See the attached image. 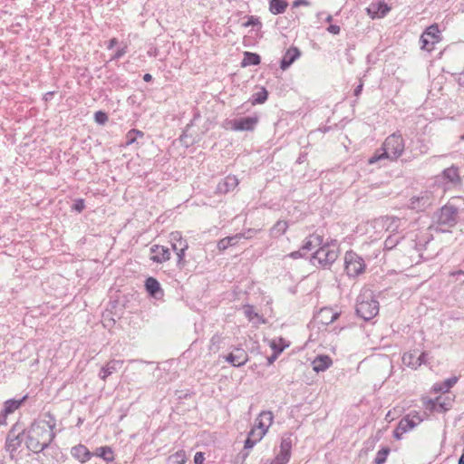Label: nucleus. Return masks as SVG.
I'll return each mask as SVG.
<instances>
[{
    "label": "nucleus",
    "instance_id": "f257e3e1",
    "mask_svg": "<svg viewBox=\"0 0 464 464\" xmlns=\"http://www.w3.org/2000/svg\"><path fill=\"white\" fill-rule=\"evenodd\" d=\"M54 422L44 420H34L30 427L25 430V444L29 450L34 453H40L46 449L55 437L53 429Z\"/></svg>",
    "mask_w": 464,
    "mask_h": 464
},
{
    "label": "nucleus",
    "instance_id": "f03ea898",
    "mask_svg": "<svg viewBox=\"0 0 464 464\" xmlns=\"http://www.w3.org/2000/svg\"><path fill=\"white\" fill-rule=\"evenodd\" d=\"M404 149L405 144L401 134L394 132L385 139L382 147L368 160V163L372 165L382 160L394 161L402 155Z\"/></svg>",
    "mask_w": 464,
    "mask_h": 464
},
{
    "label": "nucleus",
    "instance_id": "7ed1b4c3",
    "mask_svg": "<svg viewBox=\"0 0 464 464\" xmlns=\"http://www.w3.org/2000/svg\"><path fill=\"white\" fill-rule=\"evenodd\" d=\"M356 313L365 321H369L378 314L379 303L372 291L364 290L358 295Z\"/></svg>",
    "mask_w": 464,
    "mask_h": 464
},
{
    "label": "nucleus",
    "instance_id": "20e7f679",
    "mask_svg": "<svg viewBox=\"0 0 464 464\" xmlns=\"http://www.w3.org/2000/svg\"><path fill=\"white\" fill-rule=\"evenodd\" d=\"M338 257V246L336 240H326L324 243L314 253L312 259L313 263L317 262L322 266H331Z\"/></svg>",
    "mask_w": 464,
    "mask_h": 464
},
{
    "label": "nucleus",
    "instance_id": "39448f33",
    "mask_svg": "<svg viewBox=\"0 0 464 464\" xmlns=\"http://www.w3.org/2000/svg\"><path fill=\"white\" fill-rule=\"evenodd\" d=\"M362 257L353 251H348L344 256V269L348 276L356 277L365 270Z\"/></svg>",
    "mask_w": 464,
    "mask_h": 464
},
{
    "label": "nucleus",
    "instance_id": "423d86ee",
    "mask_svg": "<svg viewBox=\"0 0 464 464\" xmlns=\"http://www.w3.org/2000/svg\"><path fill=\"white\" fill-rule=\"evenodd\" d=\"M25 432V429L18 422L15 423L9 430L6 436L5 449L9 452H14L23 442V435Z\"/></svg>",
    "mask_w": 464,
    "mask_h": 464
},
{
    "label": "nucleus",
    "instance_id": "0eeeda50",
    "mask_svg": "<svg viewBox=\"0 0 464 464\" xmlns=\"http://www.w3.org/2000/svg\"><path fill=\"white\" fill-rule=\"evenodd\" d=\"M440 30L437 24L429 26L426 31L420 36V42L422 43V49L430 51L434 44L440 41Z\"/></svg>",
    "mask_w": 464,
    "mask_h": 464
},
{
    "label": "nucleus",
    "instance_id": "6e6552de",
    "mask_svg": "<svg viewBox=\"0 0 464 464\" xmlns=\"http://www.w3.org/2000/svg\"><path fill=\"white\" fill-rule=\"evenodd\" d=\"M434 198L429 191L421 192L420 196L413 197L410 200V208L416 211H423L432 205Z\"/></svg>",
    "mask_w": 464,
    "mask_h": 464
},
{
    "label": "nucleus",
    "instance_id": "1a4fd4ad",
    "mask_svg": "<svg viewBox=\"0 0 464 464\" xmlns=\"http://www.w3.org/2000/svg\"><path fill=\"white\" fill-rule=\"evenodd\" d=\"M258 122L257 116H249L240 119H236L231 121V128L234 130H253Z\"/></svg>",
    "mask_w": 464,
    "mask_h": 464
},
{
    "label": "nucleus",
    "instance_id": "9d476101",
    "mask_svg": "<svg viewBox=\"0 0 464 464\" xmlns=\"http://www.w3.org/2000/svg\"><path fill=\"white\" fill-rule=\"evenodd\" d=\"M458 210L454 206H444L440 208L438 222L441 225L452 226L456 223Z\"/></svg>",
    "mask_w": 464,
    "mask_h": 464
},
{
    "label": "nucleus",
    "instance_id": "9b49d317",
    "mask_svg": "<svg viewBox=\"0 0 464 464\" xmlns=\"http://www.w3.org/2000/svg\"><path fill=\"white\" fill-rule=\"evenodd\" d=\"M226 361L235 367H240L247 362L248 354L242 348H235L232 353L226 356Z\"/></svg>",
    "mask_w": 464,
    "mask_h": 464
},
{
    "label": "nucleus",
    "instance_id": "f8f14e48",
    "mask_svg": "<svg viewBox=\"0 0 464 464\" xmlns=\"http://www.w3.org/2000/svg\"><path fill=\"white\" fill-rule=\"evenodd\" d=\"M390 10H391V8L388 6V5L384 1L372 3L366 8L367 14L372 19L384 17L389 13Z\"/></svg>",
    "mask_w": 464,
    "mask_h": 464
},
{
    "label": "nucleus",
    "instance_id": "ddd939ff",
    "mask_svg": "<svg viewBox=\"0 0 464 464\" xmlns=\"http://www.w3.org/2000/svg\"><path fill=\"white\" fill-rule=\"evenodd\" d=\"M150 259L156 263H163L170 258V251L164 246L153 245L150 247Z\"/></svg>",
    "mask_w": 464,
    "mask_h": 464
},
{
    "label": "nucleus",
    "instance_id": "4468645a",
    "mask_svg": "<svg viewBox=\"0 0 464 464\" xmlns=\"http://www.w3.org/2000/svg\"><path fill=\"white\" fill-rule=\"evenodd\" d=\"M339 315L340 314L336 311H334L332 308L324 307L320 310L315 317V321L318 324L328 325L334 323L339 317Z\"/></svg>",
    "mask_w": 464,
    "mask_h": 464
},
{
    "label": "nucleus",
    "instance_id": "2eb2a0df",
    "mask_svg": "<svg viewBox=\"0 0 464 464\" xmlns=\"http://www.w3.org/2000/svg\"><path fill=\"white\" fill-rule=\"evenodd\" d=\"M123 364L122 360H111L104 366L102 367L99 377L102 381H106V379L111 375L113 372H118Z\"/></svg>",
    "mask_w": 464,
    "mask_h": 464
},
{
    "label": "nucleus",
    "instance_id": "dca6fc26",
    "mask_svg": "<svg viewBox=\"0 0 464 464\" xmlns=\"http://www.w3.org/2000/svg\"><path fill=\"white\" fill-rule=\"evenodd\" d=\"M238 179L234 175H228L222 179L217 186V191L221 194H227L233 191L238 186Z\"/></svg>",
    "mask_w": 464,
    "mask_h": 464
},
{
    "label": "nucleus",
    "instance_id": "f3484780",
    "mask_svg": "<svg viewBox=\"0 0 464 464\" xmlns=\"http://www.w3.org/2000/svg\"><path fill=\"white\" fill-rule=\"evenodd\" d=\"M324 243V237L316 233L308 236L301 247L302 250L310 252L315 247H320Z\"/></svg>",
    "mask_w": 464,
    "mask_h": 464
},
{
    "label": "nucleus",
    "instance_id": "a211bd4d",
    "mask_svg": "<svg viewBox=\"0 0 464 464\" xmlns=\"http://www.w3.org/2000/svg\"><path fill=\"white\" fill-rule=\"evenodd\" d=\"M71 454L73 458L78 459L81 463L87 462L93 455L86 446L78 444L72 448Z\"/></svg>",
    "mask_w": 464,
    "mask_h": 464
},
{
    "label": "nucleus",
    "instance_id": "6ab92c4d",
    "mask_svg": "<svg viewBox=\"0 0 464 464\" xmlns=\"http://www.w3.org/2000/svg\"><path fill=\"white\" fill-rule=\"evenodd\" d=\"M300 51L296 47H291L289 48L286 53H285L280 67L282 70L287 69L299 56H300Z\"/></svg>",
    "mask_w": 464,
    "mask_h": 464
},
{
    "label": "nucleus",
    "instance_id": "aec40b11",
    "mask_svg": "<svg viewBox=\"0 0 464 464\" xmlns=\"http://www.w3.org/2000/svg\"><path fill=\"white\" fill-rule=\"evenodd\" d=\"M273 420H274V415H273L272 411H264L260 412V414L258 415V417L256 420V426H257L259 429H262L266 432H267L269 427L273 423Z\"/></svg>",
    "mask_w": 464,
    "mask_h": 464
},
{
    "label": "nucleus",
    "instance_id": "412c9836",
    "mask_svg": "<svg viewBox=\"0 0 464 464\" xmlns=\"http://www.w3.org/2000/svg\"><path fill=\"white\" fill-rule=\"evenodd\" d=\"M332 359L328 355H318L312 362L313 370L316 372H324L332 365Z\"/></svg>",
    "mask_w": 464,
    "mask_h": 464
},
{
    "label": "nucleus",
    "instance_id": "4be33fe9",
    "mask_svg": "<svg viewBox=\"0 0 464 464\" xmlns=\"http://www.w3.org/2000/svg\"><path fill=\"white\" fill-rule=\"evenodd\" d=\"M383 227H385L386 231L392 234L400 233V227L401 226V219L397 217H385L383 219Z\"/></svg>",
    "mask_w": 464,
    "mask_h": 464
},
{
    "label": "nucleus",
    "instance_id": "5701e85b",
    "mask_svg": "<svg viewBox=\"0 0 464 464\" xmlns=\"http://www.w3.org/2000/svg\"><path fill=\"white\" fill-rule=\"evenodd\" d=\"M145 287L147 292L153 297H157L158 295L162 292L159 281L154 277H149L146 279Z\"/></svg>",
    "mask_w": 464,
    "mask_h": 464
},
{
    "label": "nucleus",
    "instance_id": "b1692460",
    "mask_svg": "<svg viewBox=\"0 0 464 464\" xmlns=\"http://www.w3.org/2000/svg\"><path fill=\"white\" fill-rule=\"evenodd\" d=\"M27 396H24L21 400H8L4 404V413L5 417L8 414L13 413L15 410H17L23 402L26 400Z\"/></svg>",
    "mask_w": 464,
    "mask_h": 464
},
{
    "label": "nucleus",
    "instance_id": "393cba45",
    "mask_svg": "<svg viewBox=\"0 0 464 464\" xmlns=\"http://www.w3.org/2000/svg\"><path fill=\"white\" fill-rule=\"evenodd\" d=\"M401 360L404 365L411 367V369H417L420 366L415 351L404 353Z\"/></svg>",
    "mask_w": 464,
    "mask_h": 464
},
{
    "label": "nucleus",
    "instance_id": "a878e982",
    "mask_svg": "<svg viewBox=\"0 0 464 464\" xmlns=\"http://www.w3.org/2000/svg\"><path fill=\"white\" fill-rule=\"evenodd\" d=\"M287 2L285 0H270L269 2V11L273 14H283L287 8Z\"/></svg>",
    "mask_w": 464,
    "mask_h": 464
},
{
    "label": "nucleus",
    "instance_id": "bb28decb",
    "mask_svg": "<svg viewBox=\"0 0 464 464\" xmlns=\"http://www.w3.org/2000/svg\"><path fill=\"white\" fill-rule=\"evenodd\" d=\"M261 62V58L257 53L245 52L244 58L241 62L242 67H246L250 65H257Z\"/></svg>",
    "mask_w": 464,
    "mask_h": 464
},
{
    "label": "nucleus",
    "instance_id": "cd10ccee",
    "mask_svg": "<svg viewBox=\"0 0 464 464\" xmlns=\"http://www.w3.org/2000/svg\"><path fill=\"white\" fill-rule=\"evenodd\" d=\"M94 455L103 459L106 462H112L114 460L113 451L108 446L97 448Z\"/></svg>",
    "mask_w": 464,
    "mask_h": 464
},
{
    "label": "nucleus",
    "instance_id": "c85d7f7f",
    "mask_svg": "<svg viewBox=\"0 0 464 464\" xmlns=\"http://www.w3.org/2000/svg\"><path fill=\"white\" fill-rule=\"evenodd\" d=\"M293 446V438L292 434H285L282 437L280 443V453L286 454L291 456V450Z\"/></svg>",
    "mask_w": 464,
    "mask_h": 464
},
{
    "label": "nucleus",
    "instance_id": "c756f323",
    "mask_svg": "<svg viewBox=\"0 0 464 464\" xmlns=\"http://www.w3.org/2000/svg\"><path fill=\"white\" fill-rule=\"evenodd\" d=\"M239 241V236L237 234L232 237H227L220 239L218 243L219 250H226L228 246H236Z\"/></svg>",
    "mask_w": 464,
    "mask_h": 464
},
{
    "label": "nucleus",
    "instance_id": "7c9ffc66",
    "mask_svg": "<svg viewBox=\"0 0 464 464\" xmlns=\"http://www.w3.org/2000/svg\"><path fill=\"white\" fill-rule=\"evenodd\" d=\"M443 176L446 179L452 183H459L460 177L457 167L451 166L443 171Z\"/></svg>",
    "mask_w": 464,
    "mask_h": 464
},
{
    "label": "nucleus",
    "instance_id": "2f4dec72",
    "mask_svg": "<svg viewBox=\"0 0 464 464\" xmlns=\"http://www.w3.org/2000/svg\"><path fill=\"white\" fill-rule=\"evenodd\" d=\"M172 249L176 252L178 256V265H180L183 262L185 256V251L188 249V245L187 241H180L179 246L176 243L171 244Z\"/></svg>",
    "mask_w": 464,
    "mask_h": 464
},
{
    "label": "nucleus",
    "instance_id": "473e14b6",
    "mask_svg": "<svg viewBox=\"0 0 464 464\" xmlns=\"http://www.w3.org/2000/svg\"><path fill=\"white\" fill-rule=\"evenodd\" d=\"M288 228V224L285 220L277 221L271 228V235L273 237H280L285 233Z\"/></svg>",
    "mask_w": 464,
    "mask_h": 464
},
{
    "label": "nucleus",
    "instance_id": "72a5a7b5",
    "mask_svg": "<svg viewBox=\"0 0 464 464\" xmlns=\"http://www.w3.org/2000/svg\"><path fill=\"white\" fill-rule=\"evenodd\" d=\"M186 461L187 456L184 450H179L176 453L170 455L168 459L169 464H185Z\"/></svg>",
    "mask_w": 464,
    "mask_h": 464
},
{
    "label": "nucleus",
    "instance_id": "f704fd0d",
    "mask_svg": "<svg viewBox=\"0 0 464 464\" xmlns=\"http://www.w3.org/2000/svg\"><path fill=\"white\" fill-rule=\"evenodd\" d=\"M437 412H445L451 408V400L448 397H437Z\"/></svg>",
    "mask_w": 464,
    "mask_h": 464
},
{
    "label": "nucleus",
    "instance_id": "c9c22d12",
    "mask_svg": "<svg viewBox=\"0 0 464 464\" xmlns=\"http://www.w3.org/2000/svg\"><path fill=\"white\" fill-rule=\"evenodd\" d=\"M267 95V91L265 88H262L260 92H257L253 94L251 103L253 105L262 104L266 101Z\"/></svg>",
    "mask_w": 464,
    "mask_h": 464
},
{
    "label": "nucleus",
    "instance_id": "e433bc0d",
    "mask_svg": "<svg viewBox=\"0 0 464 464\" xmlns=\"http://www.w3.org/2000/svg\"><path fill=\"white\" fill-rule=\"evenodd\" d=\"M401 238L402 237L400 235L391 234L384 241V247L386 249H392L397 246Z\"/></svg>",
    "mask_w": 464,
    "mask_h": 464
},
{
    "label": "nucleus",
    "instance_id": "4c0bfd02",
    "mask_svg": "<svg viewBox=\"0 0 464 464\" xmlns=\"http://www.w3.org/2000/svg\"><path fill=\"white\" fill-rule=\"evenodd\" d=\"M457 382V378H449L444 381L442 384H440L439 387L435 386L434 390L440 391L442 392H448L450 389Z\"/></svg>",
    "mask_w": 464,
    "mask_h": 464
},
{
    "label": "nucleus",
    "instance_id": "58836bf2",
    "mask_svg": "<svg viewBox=\"0 0 464 464\" xmlns=\"http://www.w3.org/2000/svg\"><path fill=\"white\" fill-rule=\"evenodd\" d=\"M390 453V449L385 447L380 450L374 459V464H384Z\"/></svg>",
    "mask_w": 464,
    "mask_h": 464
},
{
    "label": "nucleus",
    "instance_id": "ea45409f",
    "mask_svg": "<svg viewBox=\"0 0 464 464\" xmlns=\"http://www.w3.org/2000/svg\"><path fill=\"white\" fill-rule=\"evenodd\" d=\"M143 132L139 130H130L126 135V145L133 144L136 141L138 136L143 137Z\"/></svg>",
    "mask_w": 464,
    "mask_h": 464
},
{
    "label": "nucleus",
    "instance_id": "a19ab883",
    "mask_svg": "<svg viewBox=\"0 0 464 464\" xmlns=\"http://www.w3.org/2000/svg\"><path fill=\"white\" fill-rule=\"evenodd\" d=\"M266 431L262 429H259L257 426H255L248 433V436L252 437L256 442L260 441L262 438L266 435Z\"/></svg>",
    "mask_w": 464,
    "mask_h": 464
},
{
    "label": "nucleus",
    "instance_id": "79ce46f5",
    "mask_svg": "<svg viewBox=\"0 0 464 464\" xmlns=\"http://www.w3.org/2000/svg\"><path fill=\"white\" fill-rule=\"evenodd\" d=\"M404 418L408 419L410 423L412 424V429L415 428L416 426H418L422 421V418L420 417L417 412H415V413L411 412Z\"/></svg>",
    "mask_w": 464,
    "mask_h": 464
},
{
    "label": "nucleus",
    "instance_id": "37998d69",
    "mask_svg": "<svg viewBox=\"0 0 464 464\" xmlns=\"http://www.w3.org/2000/svg\"><path fill=\"white\" fill-rule=\"evenodd\" d=\"M221 342V336L219 334H214L210 339L209 350L217 352L219 349V343Z\"/></svg>",
    "mask_w": 464,
    "mask_h": 464
},
{
    "label": "nucleus",
    "instance_id": "c03bdc74",
    "mask_svg": "<svg viewBox=\"0 0 464 464\" xmlns=\"http://www.w3.org/2000/svg\"><path fill=\"white\" fill-rule=\"evenodd\" d=\"M244 314H245V316L249 321H252L255 317L258 316L257 313L255 312L254 307L249 304L244 306Z\"/></svg>",
    "mask_w": 464,
    "mask_h": 464
},
{
    "label": "nucleus",
    "instance_id": "a18cd8bd",
    "mask_svg": "<svg viewBox=\"0 0 464 464\" xmlns=\"http://www.w3.org/2000/svg\"><path fill=\"white\" fill-rule=\"evenodd\" d=\"M94 120L99 124H104L108 121V116L103 111H96L94 114Z\"/></svg>",
    "mask_w": 464,
    "mask_h": 464
},
{
    "label": "nucleus",
    "instance_id": "49530a36",
    "mask_svg": "<svg viewBox=\"0 0 464 464\" xmlns=\"http://www.w3.org/2000/svg\"><path fill=\"white\" fill-rule=\"evenodd\" d=\"M437 404H438L437 398L434 400H431V399L427 400L424 402L425 409L427 411H430V412L437 411Z\"/></svg>",
    "mask_w": 464,
    "mask_h": 464
},
{
    "label": "nucleus",
    "instance_id": "de8ad7c7",
    "mask_svg": "<svg viewBox=\"0 0 464 464\" xmlns=\"http://www.w3.org/2000/svg\"><path fill=\"white\" fill-rule=\"evenodd\" d=\"M398 426L400 427V430H403L404 432H407L412 429V424L410 423L408 419L402 418Z\"/></svg>",
    "mask_w": 464,
    "mask_h": 464
},
{
    "label": "nucleus",
    "instance_id": "09e8293b",
    "mask_svg": "<svg viewBox=\"0 0 464 464\" xmlns=\"http://www.w3.org/2000/svg\"><path fill=\"white\" fill-rule=\"evenodd\" d=\"M290 457L291 456H288L286 454H283V453H278L276 458L274 459V460L276 461V464H287L289 459H290Z\"/></svg>",
    "mask_w": 464,
    "mask_h": 464
},
{
    "label": "nucleus",
    "instance_id": "8fccbe9b",
    "mask_svg": "<svg viewBox=\"0 0 464 464\" xmlns=\"http://www.w3.org/2000/svg\"><path fill=\"white\" fill-rule=\"evenodd\" d=\"M290 457L291 456H288L286 454H283V453H278L276 458L274 459V460L276 461V464H287L289 459H290Z\"/></svg>",
    "mask_w": 464,
    "mask_h": 464
},
{
    "label": "nucleus",
    "instance_id": "3c124183",
    "mask_svg": "<svg viewBox=\"0 0 464 464\" xmlns=\"http://www.w3.org/2000/svg\"><path fill=\"white\" fill-rule=\"evenodd\" d=\"M256 232H257V230L250 228V229L246 230V232L238 233L237 236H239V240L241 238L249 239V238H252L256 234Z\"/></svg>",
    "mask_w": 464,
    "mask_h": 464
},
{
    "label": "nucleus",
    "instance_id": "603ef678",
    "mask_svg": "<svg viewBox=\"0 0 464 464\" xmlns=\"http://www.w3.org/2000/svg\"><path fill=\"white\" fill-rule=\"evenodd\" d=\"M257 24L261 25L259 19L256 17H254V16H249L247 21L243 24V26L248 27V26H254V25H257Z\"/></svg>",
    "mask_w": 464,
    "mask_h": 464
},
{
    "label": "nucleus",
    "instance_id": "864d4df0",
    "mask_svg": "<svg viewBox=\"0 0 464 464\" xmlns=\"http://www.w3.org/2000/svg\"><path fill=\"white\" fill-rule=\"evenodd\" d=\"M170 238L171 241H173L172 243H176L178 246H179L180 241H185L184 239H182L181 234L178 231L172 232L170 234Z\"/></svg>",
    "mask_w": 464,
    "mask_h": 464
},
{
    "label": "nucleus",
    "instance_id": "5fc2aeb1",
    "mask_svg": "<svg viewBox=\"0 0 464 464\" xmlns=\"http://www.w3.org/2000/svg\"><path fill=\"white\" fill-rule=\"evenodd\" d=\"M257 442L250 436H247L246 440H245V446L244 448L246 450L252 449Z\"/></svg>",
    "mask_w": 464,
    "mask_h": 464
},
{
    "label": "nucleus",
    "instance_id": "6e6d98bb",
    "mask_svg": "<svg viewBox=\"0 0 464 464\" xmlns=\"http://www.w3.org/2000/svg\"><path fill=\"white\" fill-rule=\"evenodd\" d=\"M126 53H127V46L118 49L117 52L115 53V54L113 55L112 60H118V59L121 58Z\"/></svg>",
    "mask_w": 464,
    "mask_h": 464
},
{
    "label": "nucleus",
    "instance_id": "4d7b16f0",
    "mask_svg": "<svg viewBox=\"0 0 464 464\" xmlns=\"http://www.w3.org/2000/svg\"><path fill=\"white\" fill-rule=\"evenodd\" d=\"M283 351L284 348H280L276 350L275 353H273V354L267 358L268 364H272Z\"/></svg>",
    "mask_w": 464,
    "mask_h": 464
},
{
    "label": "nucleus",
    "instance_id": "13d9d810",
    "mask_svg": "<svg viewBox=\"0 0 464 464\" xmlns=\"http://www.w3.org/2000/svg\"><path fill=\"white\" fill-rule=\"evenodd\" d=\"M418 362H420V366L421 364H426L428 362V353L426 352H422L419 356H417Z\"/></svg>",
    "mask_w": 464,
    "mask_h": 464
},
{
    "label": "nucleus",
    "instance_id": "bf43d9fd",
    "mask_svg": "<svg viewBox=\"0 0 464 464\" xmlns=\"http://www.w3.org/2000/svg\"><path fill=\"white\" fill-rule=\"evenodd\" d=\"M205 460V456L202 452H197L194 456L195 464H203Z\"/></svg>",
    "mask_w": 464,
    "mask_h": 464
},
{
    "label": "nucleus",
    "instance_id": "052dcab7",
    "mask_svg": "<svg viewBox=\"0 0 464 464\" xmlns=\"http://www.w3.org/2000/svg\"><path fill=\"white\" fill-rule=\"evenodd\" d=\"M84 207V201L82 199L77 200L74 204V209L77 210L78 212L82 211Z\"/></svg>",
    "mask_w": 464,
    "mask_h": 464
},
{
    "label": "nucleus",
    "instance_id": "680f3d73",
    "mask_svg": "<svg viewBox=\"0 0 464 464\" xmlns=\"http://www.w3.org/2000/svg\"><path fill=\"white\" fill-rule=\"evenodd\" d=\"M327 31L331 34H338L340 33V26L339 25H336V24H331L328 28H327Z\"/></svg>",
    "mask_w": 464,
    "mask_h": 464
},
{
    "label": "nucleus",
    "instance_id": "e2e57ef3",
    "mask_svg": "<svg viewBox=\"0 0 464 464\" xmlns=\"http://www.w3.org/2000/svg\"><path fill=\"white\" fill-rule=\"evenodd\" d=\"M404 433L405 432L403 430H400V427L397 426V428L393 431V436L395 439L400 440Z\"/></svg>",
    "mask_w": 464,
    "mask_h": 464
},
{
    "label": "nucleus",
    "instance_id": "0e129e2a",
    "mask_svg": "<svg viewBox=\"0 0 464 464\" xmlns=\"http://www.w3.org/2000/svg\"><path fill=\"white\" fill-rule=\"evenodd\" d=\"M363 84L361 82L355 89H354V95L359 96L362 93Z\"/></svg>",
    "mask_w": 464,
    "mask_h": 464
},
{
    "label": "nucleus",
    "instance_id": "69168bd1",
    "mask_svg": "<svg viewBox=\"0 0 464 464\" xmlns=\"http://www.w3.org/2000/svg\"><path fill=\"white\" fill-rule=\"evenodd\" d=\"M118 44V40L116 38H111L109 41L108 49H112Z\"/></svg>",
    "mask_w": 464,
    "mask_h": 464
},
{
    "label": "nucleus",
    "instance_id": "338daca9",
    "mask_svg": "<svg viewBox=\"0 0 464 464\" xmlns=\"http://www.w3.org/2000/svg\"><path fill=\"white\" fill-rule=\"evenodd\" d=\"M290 256L294 259L299 258L302 256V254L300 251H294L290 254Z\"/></svg>",
    "mask_w": 464,
    "mask_h": 464
},
{
    "label": "nucleus",
    "instance_id": "774afa93",
    "mask_svg": "<svg viewBox=\"0 0 464 464\" xmlns=\"http://www.w3.org/2000/svg\"><path fill=\"white\" fill-rule=\"evenodd\" d=\"M300 5H307L308 2L306 0H295V3H294L295 6H298Z\"/></svg>",
    "mask_w": 464,
    "mask_h": 464
}]
</instances>
